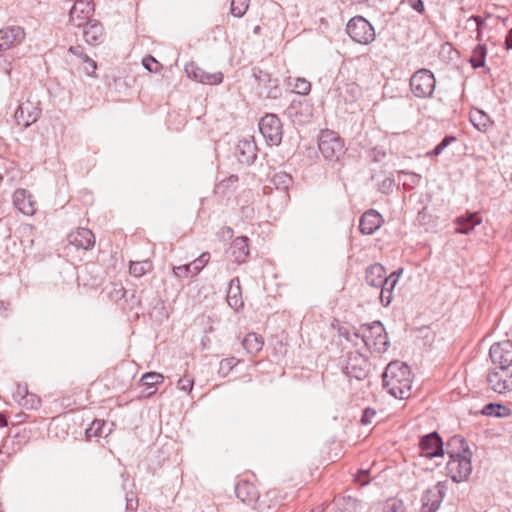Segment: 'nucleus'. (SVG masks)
<instances>
[{"label": "nucleus", "instance_id": "63", "mask_svg": "<svg viewBox=\"0 0 512 512\" xmlns=\"http://www.w3.org/2000/svg\"><path fill=\"white\" fill-rule=\"evenodd\" d=\"M449 53H450V60H452V59H453V57H452V53H455V54H456V56H458V55H459V52H458L457 50H455L454 48H452V45H451V44H450V50H449Z\"/></svg>", "mask_w": 512, "mask_h": 512}, {"label": "nucleus", "instance_id": "58", "mask_svg": "<svg viewBox=\"0 0 512 512\" xmlns=\"http://www.w3.org/2000/svg\"><path fill=\"white\" fill-rule=\"evenodd\" d=\"M505 47L507 50L512 49V28L508 31L505 37Z\"/></svg>", "mask_w": 512, "mask_h": 512}, {"label": "nucleus", "instance_id": "6", "mask_svg": "<svg viewBox=\"0 0 512 512\" xmlns=\"http://www.w3.org/2000/svg\"><path fill=\"white\" fill-rule=\"evenodd\" d=\"M318 146L326 159H338L343 153L344 142L335 130H321Z\"/></svg>", "mask_w": 512, "mask_h": 512}, {"label": "nucleus", "instance_id": "22", "mask_svg": "<svg viewBox=\"0 0 512 512\" xmlns=\"http://www.w3.org/2000/svg\"><path fill=\"white\" fill-rule=\"evenodd\" d=\"M226 299L228 305L235 311H239L243 308L244 301L239 277H234L230 280Z\"/></svg>", "mask_w": 512, "mask_h": 512}, {"label": "nucleus", "instance_id": "46", "mask_svg": "<svg viewBox=\"0 0 512 512\" xmlns=\"http://www.w3.org/2000/svg\"><path fill=\"white\" fill-rule=\"evenodd\" d=\"M138 499L133 492L126 494V512H136Z\"/></svg>", "mask_w": 512, "mask_h": 512}, {"label": "nucleus", "instance_id": "10", "mask_svg": "<svg viewBox=\"0 0 512 512\" xmlns=\"http://www.w3.org/2000/svg\"><path fill=\"white\" fill-rule=\"evenodd\" d=\"M369 367L368 359L364 355L355 352L349 354L343 372L348 378L363 380L369 373Z\"/></svg>", "mask_w": 512, "mask_h": 512}, {"label": "nucleus", "instance_id": "44", "mask_svg": "<svg viewBox=\"0 0 512 512\" xmlns=\"http://www.w3.org/2000/svg\"><path fill=\"white\" fill-rule=\"evenodd\" d=\"M237 360L234 357L221 360L219 365V374L223 377L227 376L230 371L236 366Z\"/></svg>", "mask_w": 512, "mask_h": 512}, {"label": "nucleus", "instance_id": "56", "mask_svg": "<svg viewBox=\"0 0 512 512\" xmlns=\"http://www.w3.org/2000/svg\"><path fill=\"white\" fill-rule=\"evenodd\" d=\"M387 512H403L401 502L393 501L389 504Z\"/></svg>", "mask_w": 512, "mask_h": 512}, {"label": "nucleus", "instance_id": "36", "mask_svg": "<svg viewBox=\"0 0 512 512\" xmlns=\"http://www.w3.org/2000/svg\"><path fill=\"white\" fill-rule=\"evenodd\" d=\"M340 95L343 96L345 101H354L360 96V87L356 83L345 84L340 87Z\"/></svg>", "mask_w": 512, "mask_h": 512}, {"label": "nucleus", "instance_id": "4", "mask_svg": "<svg viewBox=\"0 0 512 512\" xmlns=\"http://www.w3.org/2000/svg\"><path fill=\"white\" fill-rule=\"evenodd\" d=\"M252 76L255 81V91L262 99H279L282 96L279 79L273 78L270 73L255 67Z\"/></svg>", "mask_w": 512, "mask_h": 512}, {"label": "nucleus", "instance_id": "21", "mask_svg": "<svg viewBox=\"0 0 512 512\" xmlns=\"http://www.w3.org/2000/svg\"><path fill=\"white\" fill-rule=\"evenodd\" d=\"M83 37L90 45L102 43L105 37L102 24L97 20L86 21L83 28Z\"/></svg>", "mask_w": 512, "mask_h": 512}, {"label": "nucleus", "instance_id": "2", "mask_svg": "<svg viewBox=\"0 0 512 512\" xmlns=\"http://www.w3.org/2000/svg\"><path fill=\"white\" fill-rule=\"evenodd\" d=\"M408 365L402 362H391L383 373V386L387 392L397 399H407L411 395L412 380Z\"/></svg>", "mask_w": 512, "mask_h": 512}, {"label": "nucleus", "instance_id": "55", "mask_svg": "<svg viewBox=\"0 0 512 512\" xmlns=\"http://www.w3.org/2000/svg\"><path fill=\"white\" fill-rule=\"evenodd\" d=\"M409 5L417 12H423L424 5L422 0H407Z\"/></svg>", "mask_w": 512, "mask_h": 512}, {"label": "nucleus", "instance_id": "31", "mask_svg": "<svg viewBox=\"0 0 512 512\" xmlns=\"http://www.w3.org/2000/svg\"><path fill=\"white\" fill-rule=\"evenodd\" d=\"M469 117L474 128H487L491 124L489 116L479 109L472 110Z\"/></svg>", "mask_w": 512, "mask_h": 512}, {"label": "nucleus", "instance_id": "43", "mask_svg": "<svg viewBox=\"0 0 512 512\" xmlns=\"http://www.w3.org/2000/svg\"><path fill=\"white\" fill-rule=\"evenodd\" d=\"M18 403L26 409H37L40 406V398L29 392L23 399H18Z\"/></svg>", "mask_w": 512, "mask_h": 512}, {"label": "nucleus", "instance_id": "13", "mask_svg": "<svg viewBox=\"0 0 512 512\" xmlns=\"http://www.w3.org/2000/svg\"><path fill=\"white\" fill-rule=\"evenodd\" d=\"M40 113L41 110L32 102L21 103L14 114L15 122L18 126L28 128L37 121Z\"/></svg>", "mask_w": 512, "mask_h": 512}, {"label": "nucleus", "instance_id": "15", "mask_svg": "<svg viewBox=\"0 0 512 512\" xmlns=\"http://www.w3.org/2000/svg\"><path fill=\"white\" fill-rule=\"evenodd\" d=\"M209 260L210 254L204 252L191 263L174 267L173 273L178 278H186L189 275L196 276L206 266Z\"/></svg>", "mask_w": 512, "mask_h": 512}, {"label": "nucleus", "instance_id": "37", "mask_svg": "<svg viewBox=\"0 0 512 512\" xmlns=\"http://www.w3.org/2000/svg\"><path fill=\"white\" fill-rule=\"evenodd\" d=\"M152 269V263L148 260L131 262L129 272L135 277H141Z\"/></svg>", "mask_w": 512, "mask_h": 512}, {"label": "nucleus", "instance_id": "25", "mask_svg": "<svg viewBox=\"0 0 512 512\" xmlns=\"http://www.w3.org/2000/svg\"><path fill=\"white\" fill-rule=\"evenodd\" d=\"M249 239L245 236L235 238L230 247L231 255L234 260L241 264L244 263L249 256Z\"/></svg>", "mask_w": 512, "mask_h": 512}, {"label": "nucleus", "instance_id": "54", "mask_svg": "<svg viewBox=\"0 0 512 512\" xmlns=\"http://www.w3.org/2000/svg\"><path fill=\"white\" fill-rule=\"evenodd\" d=\"M28 393H29V391L27 389V386H25V385H18L14 396H15V398L17 400L18 399H23Z\"/></svg>", "mask_w": 512, "mask_h": 512}, {"label": "nucleus", "instance_id": "47", "mask_svg": "<svg viewBox=\"0 0 512 512\" xmlns=\"http://www.w3.org/2000/svg\"><path fill=\"white\" fill-rule=\"evenodd\" d=\"M375 416H376V411L373 408L367 407L362 412L360 422L363 425H369L372 423V420Z\"/></svg>", "mask_w": 512, "mask_h": 512}, {"label": "nucleus", "instance_id": "50", "mask_svg": "<svg viewBox=\"0 0 512 512\" xmlns=\"http://www.w3.org/2000/svg\"><path fill=\"white\" fill-rule=\"evenodd\" d=\"M448 146V135H445L441 142L431 151L427 153V156L433 157L439 155Z\"/></svg>", "mask_w": 512, "mask_h": 512}, {"label": "nucleus", "instance_id": "35", "mask_svg": "<svg viewBox=\"0 0 512 512\" xmlns=\"http://www.w3.org/2000/svg\"><path fill=\"white\" fill-rule=\"evenodd\" d=\"M272 184L282 191H286L292 183V177L286 172H277L271 178Z\"/></svg>", "mask_w": 512, "mask_h": 512}, {"label": "nucleus", "instance_id": "24", "mask_svg": "<svg viewBox=\"0 0 512 512\" xmlns=\"http://www.w3.org/2000/svg\"><path fill=\"white\" fill-rule=\"evenodd\" d=\"M235 493L243 503L252 504L259 499L256 487L248 481H239L235 486Z\"/></svg>", "mask_w": 512, "mask_h": 512}, {"label": "nucleus", "instance_id": "20", "mask_svg": "<svg viewBox=\"0 0 512 512\" xmlns=\"http://www.w3.org/2000/svg\"><path fill=\"white\" fill-rule=\"evenodd\" d=\"M235 155L240 163L252 164L257 157V146L254 140H240L236 146Z\"/></svg>", "mask_w": 512, "mask_h": 512}, {"label": "nucleus", "instance_id": "14", "mask_svg": "<svg viewBox=\"0 0 512 512\" xmlns=\"http://www.w3.org/2000/svg\"><path fill=\"white\" fill-rule=\"evenodd\" d=\"M185 71L188 77L202 84L216 85L223 81V74L221 72H206L193 62L185 66Z\"/></svg>", "mask_w": 512, "mask_h": 512}, {"label": "nucleus", "instance_id": "53", "mask_svg": "<svg viewBox=\"0 0 512 512\" xmlns=\"http://www.w3.org/2000/svg\"><path fill=\"white\" fill-rule=\"evenodd\" d=\"M68 51L74 54L75 56L79 57L82 61H84L85 56H88L83 52V48L79 45L71 46Z\"/></svg>", "mask_w": 512, "mask_h": 512}, {"label": "nucleus", "instance_id": "8", "mask_svg": "<svg viewBox=\"0 0 512 512\" xmlns=\"http://www.w3.org/2000/svg\"><path fill=\"white\" fill-rule=\"evenodd\" d=\"M435 78L431 71L420 69L410 79V87L417 97H428L435 88Z\"/></svg>", "mask_w": 512, "mask_h": 512}, {"label": "nucleus", "instance_id": "64", "mask_svg": "<svg viewBox=\"0 0 512 512\" xmlns=\"http://www.w3.org/2000/svg\"><path fill=\"white\" fill-rule=\"evenodd\" d=\"M155 392H156V389H154V390H152V391H149V392L147 393V395H148V396H151V395H153Z\"/></svg>", "mask_w": 512, "mask_h": 512}, {"label": "nucleus", "instance_id": "5", "mask_svg": "<svg viewBox=\"0 0 512 512\" xmlns=\"http://www.w3.org/2000/svg\"><path fill=\"white\" fill-rule=\"evenodd\" d=\"M346 32L350 38L360 44H369L375 39L373 26L362 16H355L349 20Z\"/></svg>", "mask_w": 512, "mask_h": 512}, {"label": "nucleus", "instance_id": "59", "mask_svg": "<svg viewBox=\"0 0 512 512\" xmlns=\"http://www.w3.org/2000/svg\"><path fill=\"white\" fill-rule=\"evenodd\" d=\"M410 177H411V179H410L411 183H407L406 181H404V183H403L404 186L416 185L419 182V180H420V177L418 175H416V174H410Z\"/></svg>", "mask_w": 512, "mask_h": 512}, {"label": "nucleus", "instance_id": "7", "mask_svg": "<svg viewBox=\"0 0 512 512\" xmlns=\"http://www.w3.org/2000/svg\"><path fill=\"white\" fill-rule=\"evenodd\" d=\"M486 381L495 393L508 394L512 392V369L493 367L488 371Z\"/></svg>", "mask_w": 512, "mask_h": 512}, {"label": "nucleus", "instance_id": "62", "mask_svg": "<svg viewBox=\"0 0 512 512\" xmlns=\"http://www.w3.org/2000/svg\"><path fill=\"white\" fill-rule=\"evenodd\" d=\"M339 333H340L341 336L346 338L348 341H352L351 334L348 331H342V329H340Z\"/></svg>", "mask_w": 512, "mask_h": 512}, {"label": "nucleus", "instance_id": "38", "mask_svg": "<svg viewBox=\"0 0 512 512\" xmlns=\"http://www.w3.org/2000/svg\"><path fill=\"white\" fill-rule=\"evenodd\" d=\"M261 136L271 146H277L282 141V130H258Z\"/></svg>", "mask_w": 512, "mask_h": 512}, {"label": "nucleus", "instance_id": "29", "mask_svg": "<svg viewBox=\"0 0 512 512\" xmlns=\"http://www.w3.org/2000/svg\"><path fill=\"white\" fill-rule=\"evenodd\" d=\"M287 86L291 88V92L299 95H308L311 91V83L303 77H288Z\"/></svg>", "mask_w": 512, "mask_h": 512}, {"label": "nucleus", "instance_id": "32", "mask_svg": "<svg viewBox=\"0 0 512 512\" xmlns=\"http://www.w3.org/2000/svg\"><path fill=\"white\" fill-rule=\"evenodd\" d=\"M486 54H487L486 46L478 44L474 48L472 55L470 56V59H469L472 67L475 69L483 67L485 65Z\"/></svg>", "mask_w": 512, "mask_h": 512}, {"label": "nucleus", "instance_id": "26", "mask_svg": "<svg viewBox=\"0 0 512 512\" xmlns=\"http://www.w3.org/2000/svg\"><path fill=\"white\" fill-rule=\"evenodd\" d=\"M15 207L25 215H32L35 211L31 195L25 189H17L13 194Z\"/></svg>", "mask_w": 512, "mask_h": 512}, {"label": "nucleus", "instance_id": "61", "mask_svg": "<svg viewBox=\"0 0 512 512\" xmlns=\"http://www.w3.org/2000/svg\"><path fill=\"white\" fill-rule=\"evenodd\" d=\"M384 157H385V152L375 151V154H374V160H375V161H380V160H382Z\"/></svg>", "mask_w": 512, "mask_h": 512}, {"label": "nucleus", "instance_id": "39", "mask_svg": "<svg viewBox=\"0 0 512 512\" xmlns=\"http://www.w3.org/2000/svg\"><path fill=\"white\" fill-rule=\"evenodd\" d=\"M250 0H231L230 13L234 17H242L245 15Z\"/></svg>", "mask_w": 512, "mask_h": 512}, {"label": "nucleus", "instance_id": "33", "mask_svg": "<svg viewBox=\"0 0 512 512\" xmlns=\"http://www.w3.org/2000/svg\"><path fill=\"white\" fill-rule=\"evenodd\" d=\"M484 25L485 22L480 16L472 15L466 20L464 28L470 32V37L473 33H476V38L479 39L480 31Z\"/></svg>", "mask_w": 512, "mask_h": 512}, {"label": "nucleus", "instance_id": "48", "mask_svg": "<svg viewBox=\"0 0 512 512\" xmlns=\"http://www.w3.org/2000/svg\"><path fill=\"white\" fill-rule=\"evenodd\" d=\"M87 66L85 67L86 74L91 77H97L95 70L97 69V63L89 56L84 57V61Z\"/></svg>", "mask_w": 512, "mask_h": 512}, {"label": "nucleus", "instance_id": "23", "mask_svg": "<svg viewBox=\"0 0 512 512\" xmlns=\"http://www.w3.org/2000/svg\"><path fill=\"white\" fill-rule=\"evenodd\" d=\"M480 222L481 218L477 213L467 212L454 220L455 233L469 234Z\"/></svg>", "mask_w": 512, "mask_h": 512}, {"label": "nucleus", "instance_id": "12", "mask_svg": "<svg viewBox=\"0 0 512 512\" xmlns=\"http://www.w3.org/2000/svg\"><path fill=\"white\" fill-rule=\"evenodd\" d=\"M443 445V440L436 431L422 436L419 442L421 455L427 458L443 456Z\"/></svg>", "mask_w": 512, "mask_h": 512}, {"label": "nucleus", "instance_id": "19", "mask_svg": "<svg viewBox=\"0 0 512 512\" xmlns=\"http://www.w3.org/2000/svg\"><path fill=\"white\" fill-rule=\"evenodd\" d=\"M68 241L76 248L88 250L95 245V236L87 228H78L68 235Z\"/></svg>", "mask_w": 512, "mask_h": 512}, {"label": "nucleus", "instance_id": "3", "mask_svg": "<svg viewBox=\"0 0 512 512\" xmlns=\"http://www.w3.org/2000/svg\"><path fill=\"white\" fill-rule=\"evenodd\" d=\"M352 335L356 338H361L369 350L377 353L387 351L390 345L386 330L380 321L364 324L360 330H355Z\"/></svg>", "mask_w": 512, "mask_h": 512}, {"label": "nucleus", "instance_id": "51", "mask_svg": "<svg viewBox=\"0 0 512 512\" xmlns=\"http://www.w3.org/2000/svg\"><path fill=\"white\" fill-rule=\"evenodd\" d=\"M394 185V179L387 177L381 183H379V191L388 194L392 191Z\"/></svg>", "mask_w": 512, "mask_h": 512}, {"label": "nucleus", "instance_id": "11", "mask_svg": "<svg viewBox=\"0 0 512 512\" xmlns=\"http://www.w3.org/2000/svg\"><path fill=\"white\" fill-rule=\"evenodd\" d=\"M447 491L446 481H439L434 487L425 491L421 498V512H435Z\"/></svg>", "mask_w": 512, "mask_h": 512}, {"label": "nucleus", "instance_id": "9", "mask_svg": "<svg viewBox=\"0 0 512 512\" xmlns=\"http://www.w3.org/2000/svg\"><path fill=\"white\" fill-rule=\"evenodd\" d=\"M489 357L495 368L512 369V341L494 343L490 347Z\"/></svg>", "mask_w": 512, "mask_h": 512}, {"label": "nucleus", "instance_id": "28", "mask_svg": "<svg viewBox=\"0 0 512 512\" xmlns=\"http://www.w3.org/2000/svg\"><path fill=\"white\" fill-rule=\"evenodd\" d=\"M480 413L484 416L506 418L511 416L512 410L501 403L490 402L481 409Z\"/></svg>", "mask_w": 512, "mask_h": 512}, {"label": "nucleus", "instance_id": "18", "mask_svg": "<svg viewBox=\"0 0 512 512\" xmlns=\"http://www.w3.org/2000/svg\"><path fill=\"white\" fill-rule=\"evenodd\" d=\"M25 33L20 26L6 27L0 30V51H6L9 48L21 43Z\"/></svg>", "mask_w": 512, "mask_h": 512}, {"label": "nucleus", "instance_id": "49", "mask_svg": "<svg viewBox=\"0 0 512 512\" xmlns=\"http://www.w3.org/2000/svg\"><path fill=\"white\" fill-rule=\"evenodd\" d=\"M194 381L188 377H183L178 380L177 387L184 392H191Z\"/></svg>", "mask_w": 512, "mask_h": 512}, {"label": "nucleus", "instance_id": "52", "mask_svg": "<svg viewBox=\"0 0 512 512\" xmlns=\"http://www.w3.org/2000/svg\"><path fill=\"white\" fill-rule=\"evenodd\" d=\"M392 293L393 292L388 291V289H381L379 299L383 306L387 307L391 303L393 299Z\"/></svg>", "mask_w": 512, "mask_h": 512}, {"label": "nucleus", "instance_id": "41", "mask_svg": "<svg viewBox=\"0 0 512 512\" xmlns=\"http://www.w3.org/2000/svg\"><path fill=\"white\" fill-rule=\"evenodd\" d=\"M282 124L276 114L268 113L258 123V128H281Z\"/></svg>", "mask_w": 512, "mask_h": 512}, {"label": "nucleus", "instance_id": "42", "mask_svg": "<svg viewBox=\"0 0 512 512\" xmlns=\"http://www.w3.org/2000/svg\"><path fill=\"white\" fill-rule=\"evenodd\" d=\"M403 269H398L396 271H393L389 276H385L383 285H381L380 289H388V291L393 292L394 288L396 287L399 277L402 274Z\"/></svg>", "mask_w": 512, "mask_h": 512}, {"label": "nucleus", "instance_id": "57", "mask_svg": "<svg viewBox=\"0 0 512 512\" xmlns=\"http://www.w3.org/2000/svg\"><path fill=\"white\" fill-rule=\"evenodd\" d=\"M237 181H238V176L237 175H231L228 179L222 180L219 183L218 188H220V187H228L229 183H235Z\"/></svg>", "mask_w": 512, "mask_h": 512}, {"label": "nucleus", "instance_id": "30", "mask_svg": "<svg viewBox=\"0 0 512 512\" xmlns=\"http://www.w3.org/2000/svg\"><path fill=\"white\" fill-rule=\"evenodd\" d=\"M242 345L248 353L255 354L262 350L263 340L256 333H249L243 339Z\"/></svg>", "mask_w": 512, "mask_h": 512}, {"label": "nucleus", "instance_id": "17", "mask_svg": "<svg viewBox=\"0 0 512 512\" xmlns=\"http://www.w3.org/2000/svg\"><path fill=\"white\" fill-rule=\"evenodd\" d=\"M382 223V215L374 209H369L360 217L359 229L364 235H372L381 227Z\"/></svg>", "mask_w": 512, "mask_h": 512}, {"label": "nucleus", "instance_id": "34", "mask_svg": "<svg viewBox=\"0 0 512 512\" xmlns=\"http://www.w3.org/2000/svg\"><path fill=\"white\" fill-rule=\"evenodd\" d=\"M164 381V376L158 372H147L142 375L140 385L147 387V389L155 388L156 385Z\"/></svg>", "mask_w": 512, "mask_h": 512}, {"label": "nucleus", "instance_id": "45", "mask_svg": "<svg viewBox=\"0 0 512 512\" xmlns=\"http://www.w3.org/2000/svg\"><path fill=\"white\" fill-rule=\"evenodd\" d=\"M142 64L145 69H147L149 72H157L158 68L160 67L159 62L151 55L146 56L142 60Z\"/></svg>", "mask_w": 512, "mask_h": 512}, {"label": "nucleus", "instance_id": "60", "mask_svg": "<svg viewBox=\"0 0 512 512\" xmlns=\"http://www.w3.org/2000/svg\"><path fill=\"white\" fill-rule=\"evenodd\" d=\"M7 425H8L7 417L3 413H0V428L6 427Z\"/></svg>", "mask_w": 512, "mask_h": 512}, {"label": "nucleus", "instance_id": "27", "mask_svg": "<svg viewBox=\"0 0 512 512\" xmlns=\"http://www.w3.org/2000/svg\"><path fill=\"white\" fill-rule=\"evenodd\" d=\"M386 269L379 263H374L366 268V282L369 286L379 288L383 285Z\"/></svg>", "mask_w": 512, "mask_h": 512}, {"label": "nucleus", "instance_id": "1", "mask_svg": "<svg viewBox=\"0 0 512 512\" xmlns=\"http://www.w3.org/2000/svg\"><path fill=\"white\" fill-rule=\"evenodd\" d=\"M471 457L472 452L462 436L450 437V480L459 483L468 479L472 472Z\"/></svg>", "mask_w": 512, "mask_h": 512}, {"label": "nucleus", "instance_id": "16", "mask_svg": "<svg viewBox=\"0 0 512 512\" xmlns=\"http://www.w3.org/2000/svg\"><path fill=\"white\" fill-rule=\"evenodd\" d=\"M94 11V3L92 0H77L70 9V21L80 27Z\"/></svg>", "mask_w": 512, "mask_h": 512}, {"label": "nucleus", "instance_id": "40", "mask_svg": "<svg viewBox=\"0 0 512 512\" xmlns=\"http://www.w3.org/2000/svg\"><path fill=\"white\" fill-rule=\"evenodd\" d=\"M105 426V422L102 420H94L88 428L85 430V435L87 439L102 437L103 428Z\"/></svg>", "mask_w": 512, "mask_h": 512}]
</instances>
